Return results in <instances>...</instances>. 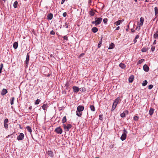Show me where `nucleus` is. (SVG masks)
I'll return each mask as SVG.
<instances>
[{
	"mask_svg": "<svg viewBox=\"0 0 158 158\" xmlns=\"http://www.w3.org/2000/svg\"><path fill=\"white\" fill-rule=\"evenodd\" d=\"M84 107L83 106L80 105L77 107L76 113L77 116L81 117L82 114V111L83 110Z\"/></svg>",
	"mask_w": 158,
	"mask_h": 158,
	"instance_id": "f257e3e1",
	"label": "nucleus"
},
{
	"mask_svg": "<svg viewBox=\"0 0 158 158\" xmlns=\"http://www.w3.org/2000/svg\"><path fill=\"white\" fill-rule=\"evenodd\" d=\"M95 21H92L91 23L92 24H95V26H97L101 23L102 20V18L101 17H96L95 19Z\"/></svg>",
	"mask_w": 158,
	"mask_h": 158,
	"instance_id": "f03ea898",
	"label": "nucleus"
},
{
	"mask_svg": "<svg viewBox=\"0 0 158 158\" xmlns=\"http://www.w3.org/2000/svg\"><path fill=\"white\" fill-rule=\"evenodd\" d=\"M123 131V133L121 137L120 138V139L122 141H123L126 139L127 137V132L125 128H124V129Z\"/></svg>",
	"mask_w": 158,
	"mask_h": 158,
	"instance_id": "7ed1b4c3",
	"label": "nucleus"
},
{
	"mask_svg": "<svg viewBox=\"0 0 158 158\" xmlns=\"http://www.w3.org/2000/svg\"><path fill=\"white\" fill-rule=\"evenodd\" d=\"M63 126L64 130L66 131H69V129L72 127V125L70 124H68L66 126L65 124H63Z\"/></svg>",
	"mask_w": 158,
	"mask_h": 158,
	"instance_id": "20e7f679",
	"label": "nucleus"
},
{
	"mask_svg": "<svg viewBox=\"0 0 158 158\" xmlns=\"http://www.w3.org/2000/svg\"><path fill=\"white\" fill-rule=\"evenodd\" d=\"M55 131L58 134H60L62 133V130L60 127H58L55 129Z\"/></svg>",
	"mask_w": 158,
	"mask_h": 158,
	"instance_id": "39448f33",
	"label": "nucleus"
},
{
	"mask_svg": "<svg viewBox=\"0 0 158 158\" xmlns=\"http://www.w3.org/2000/svg\"><path fill=\"white\" fill-rule=\"evenodd\" d=\"M121 101V99H120V97H118L117 98L115 99L114 100L113 103L114 104H115L116 105H117V104L120 102Z\"/></svg>",
	"mask_w": 158,
	"mask_h": 158,
	"instance_id": "423d86ee",
	"label": "nucleus"
},
{
	"mask_svg": "<svg viewBox=\"0 0 158 158\" xmlns=\"http://www.w3.org/2000/svg\"><path fill=\"white\" fill-rule=\"evenodd\" d=\"M24 135L23 133H20L19 135L17 136V139L19 140H22L24 138Z\"/></svg>",
	"mask_w": 158,
	"mask_h": 158,
	"instance_id": "0eeeda50",
	"label": "nucleus"
},
{
	"mask_svg": "<svg viewBox=\"0 0 158 158\" xmlns=\"http://www.w3.org/2000/svg\"><path fill=\"white\" fill-rule=\"evenodd\" d=\"M144 21V18H143V17H141L140 18V23H139V28L138 30H139L140 29V27L143 25V23Z\"/></svg>",
	"mask_w": 158,
	"mask_h": 158,
	"instance_id": "6e6552de",
	"label": "nucleus"
},
{
	"mask_svg": "<svg viewBox=\"0 0 158 158\" xmlns=\"http://www.w3.org/2000/svg\"><path fill=\"white\" fill-rule=\"evenodd\" d=\"M143 70L146 72H148L149 71V67L146 64H144L143 66Z\"/></svg>",
	"mask_w": 158,
	"mask_h": 158,
	"instance_id": "1a4fd4ad",
	"label": "nucleus"
},
{
	"mask_svg": "<svg viewBox=\"0 0 158 158\" xmlns=\"http://www.w3.org/2000/svg\"><path fill=\"white\" fill-rule=\"evenodd\" d=\"M7 93V90L6 89H3L1 91V94L2 96H4L5 94H6Z\"/></svg>",
	"mask_w": 158,
	"mask_h": 158,
	"instance_id": "9d476101",
	"label": "nucleus"
},
{
	"mask_svg": "<svg viewBox=\"0 0 158 158\" xmlns=\"http://www.w3.org/2000/svg\"><path fill=\"white\" fill-rule=\"evenodd\" d=\"M73 91L74 93H77L79 91V88L77 86H73Z\"/></svg>",
	"mask_w": 158,
	"mask_h": 158,
	"instance_id": "9b49d317",
	"label": "nucleus"
},
{
	"mask_svg": "<svg viewBox=\"0 0 158 158\" xmlns=\"http://www.w3.org/2000/svg\"><path fill=\"white\" fill-rule=\"evenodd\" d=\"M95 11H96L95 10L91 9L89 12V14L91 16H93L94 15Z\"/></svg>",
	"mask_w": 158,
	"mask_h": 158,
	"instance_id": "f8f14e48",
	"label": "nucleus"
},
{
	"mask_svg": "<svg viewBox=\"0 0 158 158\" xmlns=\"http://www.w3.org/2000/svg\"><path fill=\"white\" fill-rule=\"evenodd\" d=\"M53 18V15L52 14L50 13L48 14L47 16V18L48 20H51Z\"/></svg>",
	"mask_w": 158,
	"mask_h": 158,
	"instance_id": "ddd939ff",
	"label": "nucleus"
},
{
	"mask_svg": "<svg viewBox=\"0 0 158 158\" xmlns=\"http://www.w3.org/2000/svg\"><path fill=\"white\" fill-rule=\"evenodd\" d=\"M48 154L49 156L51 157H52L54 156L53 152L51 151H48Z\"/></svg>",
	"mask_w": 158,
	"mask_h": 158,
	"instance_id": "4468645a",
	"label": "nucleus"
},
{
	"mask_svg": "<svg viewBox=\"0 0 158 158\" xmlns=\"http://www.w3.org/2000/svg\"><path fill=\"white\" fill-rule=\"evenodd\" d=\"M114 43H111L110 44L108 48L109 49H111L114 48Z\"/></svg>",
	"mask_w": 158,
	"mask_h": 158,
	"instance_id": "2eb2a0df",
	"label": "nucleus"
},
{
	"mask_svg": "<svg viewBox=\"0 0 158 158\" xmlns=\"http://www.w3.org/2000/svg\"><path fill=\"white\" fill-rule=\"evenodd\" d=\"M48 107V105L47 104H44L42 106V108L44 110H46Z\"/></svg>",
	"mask_w": 158,
	"mask_h": 158,
	"instance_id": "dca6fc26",
	"label": "nucleus"
},
{
	"mask_svg": "<svg viewBox=\"0 0 158 158\" xmlns=\"http://www.w3.org/2000/svg\"><path fill=\"white\" fill-rule=\"evenodd\" d=\"M98 30L96 27H93L92 28L91 30L93 32L95 33L98 31Z\"/></svg>",
	"mask_w": 158,
	"mask_h": 158,
	"instance_id": "f3484780",
	"label": "nucleus"
},
{
	"mask_svg": "<svg viewBox=\"0 0 158 158\" xmlns=\"http://www.w3.org/2000/svg\"><path fill=\"white\" fill-rule=\"evenodd\" d=\"M154 109L153 108H151L149 111V114L150 115H152L154 113Z\"/></svg>",
	"mask_w": 158,
	"mask_h": 158,
	"instance_id": "a211bd4d",
	"label": "nucleus"
},
{
	"mask_svg": "<svg viewBox=\"0 0 158 158\" xmlns=\"http://www.w3.org/2000/svg\"><path fill=\"white\" fill-rule=\"evenodd\" d=\"M134 76H131L129 78V82H132L134 80Z\"/></svg>",
	"mask_w": 158,
	"mask_h": 158,
	"instance_id": "6ab92c4d",
	"label": "nucleus"
},
{
	"mask_svg": "<svg viewBox=\"0 0 158 158\" xmlns=\"http://www.w3.org/2000/svg\"><path fill=\"white\" fill-rule=\"evenodd\" d=\"M122 22V20H119L118 21L115 22L114 23V24L116 25L117 26H118L120 25L121 23Z\"/></svg>",
	"mask_w": 158,
	"mask_h": 158,
	"instance_id": "aec40b11",
	"label": "nucleus"
},
{
	"mask_svg": "<svg viewBox=\"0 0 158 158\" xmlns=\"http://www.w3.org/2000/svg\"><path fill=\"white\" fill-rule=\"evenodd\" d=\"M18 43L17 42H15L13 44V47L15 49H16L18 47Z\"/></svg>",
	"mask_w": 158,
	"mask_h": 158,
	"instance_id": "412c9836",
	"label": "nucleus"
},
{
	"mask_svg": "<svg viewBox=\"0 0 158 158\" xmlns=\"http://www.w3.org/2000/svg\"><path fill=\"white\" fill-rule=\"evenodd\" d=\"M119 66L122 69H124L126 67V65L125 64L122 63H120L119 64Z\"/></svg>",
	"mask_w": 158,
	"mask_h": 158,
	"instance_id": "4be33fe9",
	"label": "nucleus"
},
{
	"mask_svg": "<svg viewBox=\"0 0 158 158\" xmlns=\"http://www.w3.org/2000/svg\"><path fill=\"white\" fill-rule=\"evenodd\" d=\"M29 56L28 55V54L27 53V55L26 59V64H28V62L29 61Z\"/></svg>",
	"mask_w": 158,
	"mask_h": 158,
	"instance_id": "5701e85b",
	"label": "nucleus"
},
{
	"mask_svg": "<svg viewBox=\"0 0 158 158\" xmlns=\"http://www.w3.org/2000/svg\"><path fill=\"white\" fill-rule=\"evenodd\" d=\"M154 11L155 15L156 16L158 14V8H157V7H155L154 8Z\"/></svg>",
	"mask_w": 158,
	"mask_h": 158,
	"instance_id": "b1692460",
	"label": "nucleus"
},
{
	"mask_svg": "<svg viewBox=\"0 0 158 158\" xmlns=\"http://www.w3.org/2000/svg\"><path fill=\"white\" fill-rule=\"evenodd\" d=\"M26 129L27 131L30 133H31L32 132V130L31 127L29 126H27L26 127Z\"/></svg>",
	"mask_w": 158,
	"mask_h": 158,
	"instance_id": "393cba45",
	"label": "nucleus"
},
{
	"mask_svg": "<svg viewBox=\"0 0 158 158\" xmlns=\"http://www.w3.org/2000/svg\"><path fill=\"white\" fill-rule=\"evenodd\" d=\"M15 98L14 97H12L11 98V99L10 100V103L11 105H12L14 104V101L15 100Z\"/></svg>",
	"mask_w": 158,
	"mask_h": 158,
	"instance_id": "a878e982",
	"label": "nucleus"
},
{
	"mask_svg": "<svg viewBox=\"0 0 158 158\" xmlns=\"http://www.w3.org/2000/svg\"><path fill=\"white\" fill-rule=\"evenodd\" d=\"M91 111H95V107L93 105H90L89 107Z\"/></svg>",
	"mask_w": 158,
	"mask_h": 158,
	"instance_id": "bb28decb",
	"label": "nucleus"
},
{
	"mask_svg": "<svg viewBox=\"0 0 158 158\" xmlns=\"http://www.w3.org/2000/svg\"><path fill=\"white\" fill-rule=\"evenodd\" d=\"M66 121H67V119H66V116H65L64 117L62 118V123H65V122H66Z\"/></svg>",
	"mask_w": 158,
	"mask_h": 158,
	"instance_id": "cd10ccee",
	"label": "nucleus"
},
{
	"mask_svg": "<svg viewBox=\"0 0 158 158\" xmlns=\"http://www.w3.org/2000/svg\"><path fill=\"white\" fill-rule=\"evenodd\" d=\"M153 37L155 39H157L158 37V32L156 31L154 34Z\"/></svg>",
	"mask_w": 158,
	"mask_h": 158,
	"instance_id": "c85d7f7f",
	"label": "nucleus"
},
{
	"mask_svg": "<svg viewBox=\"0 0 158 158\" xmlns=\"http://www.w3.org/2000/svg\"><path fill=\"white\" fill-rule=\"evenodd\" d=\"M18 4V2L17 1H15L14 2V4H13V6H14V7L15 8H16L17 7Z\"/></svg>",
	"mask_w": 158,
	"mask_h": 158,
	"instance_id": "c756f323",
	"label": "nucleus"
},
{
	"mask_svg": "<svg viewBox=\"0 0 158 158\" xmlns=\"http://www.w3.org/2000/svg\"><path fill=\"white\" fill-rule=\"evenodd\" d=\"M147 81L146 80H145V81H143L142 85L143 86H145L147 85Z\"/></svg>",
	"mask_w": 158,
	"mask_h": 158,
	"instance_id": "7c9ffc66",
	"label": "nucleus"
},
{
	"mask_svg": "<svg viewBox=\"0 0 158 158\" xmlns=\"http://www.w3.org/2000/svg\"><path fill=\"white\" fill-rule=\"evenodd\" d=\"M117 105H116L115 104H114V103H113L112 107L111 109V111H113L115 109V108Z\"/></svg>",
	"mask_w": 158,
	"mask_h": 158,
	"instance_id": "2f4dec72",
	"label": "nucleus"
},
{
	"mask_svg": "<svg viewBox=\"0 0 158 158\" xmlns=\"http://www.w3.org/2000/svg\"><path fill=\"white\" fill-rule=\"evenodd\" d=\"M144 61V59H141L140 60H139L138 63L137 64H141L143 61Z\"/></svg>",
	"mask_w": 158,
	"mask_h": 158,
	"instance_id": "473e14b6",
	"label": "nucleus"
},
{
	"mask_svg": "<svg viewBox=\"0 0 158 158\" xmlns=\"http://www.w3.org/2000/svg\"><path fill=\"white\" fill-rule=\"evenodd\" d=\"M3 67V64L1 63L0 65V73H1L2 72V69Z\"/></svg>",
	"mask_w": 158,
	"mask_h": 158,
	"instance_id": "72a5a7b5",
	"label": "nucleus"
},
{
	"mask_svg": "<svg viewBox=\"0 0 158 158\" xmlns=\"http://www.w3.org/2000/svg\"><path fill=\"white\" fill-rule=\"evenodd\" d=\"M40 100L39 99H37L35 101V105H38V104L40 102Z\"/></svg>",
	"mask_w": 158,
	"mask_h": 158,
	"instance_id": "f704fd0d",
	"label": "nucleus"
},
{
	"mask_svg": "<svg viewBox=\"0 0 158 158\" xmlns=\"http://www.w3.org/2000/svg\"><path fill=\"white\" fill-rule=\"evenodd\" d=\"M102 39H101V40L99 41V42L98 44V48H100L102 45Z\"/></svg>",
	"mask_w": 158,
	"mask_h": 158,
	"instance_id": "c9c22d12",
	"label": "nucleus"
},
{
	"mask_svg": "<svg viewBox=\"0 0 158 158\" xmlns=\"http://www.w3.org/2000/svg\"><path fill=\"white\" fill-rule=\"evenodd\" d=\"M120 116L122 118H124L126 116L125 113V112H123L120 114Z\"/></svg>",
	"mask_w": 158,
	"mask_h": 158,
	"instance_id": "e433bc0d",
	"label": "nucleus"
},
{
	"mask_svg": "<svg viewBox=\"0 0 158 158\" xmlns=\"http://www.w3.org/2000/svg\"><path fill=\"white\" fill-rule=\"evenodd\" d=\"M148 50L147 48H143L141 49V51L142 52H145Z\"/></svg>",
	"mask_w": 158,
	"mask_h": 158,
	"instance_id": "4c0bfd02",
	"label": "nucleus"
},
{
	"mask_svg": "<svg viewBox=\"0 0 158 158\" xmlns=\"http://www.w3.org/2000/svg\"><path fill=\"white\" fill-rule=\"evenodd\" d=\"M80 90L82 92L85 91V89L84 87L81 88L80 89Z\"/></svg>",
	"mask_w": 158,
	"mask_h": 158,
	"instance_id": "58836bf2",
	"label": "nucleus"
},
{
	"mask_svg": "<svg viewBox=\"0 0 158 158\" xmlns=\"http://www.w3.org/2000/svg\"><path fill=\"white\" fill-rule=\"evenodd\" d=\"M139 117L137 116H135L134 117V120L135 121H137L138 120Z\"/></svg>",
	"mask_w": 158,
	"mask_h": 158,
	"instance_id": "ea45409f",
	"label": "nucleus"
},
{
	"mask_svg": "<svg viewBox=\"0 0 158 158\" xmlns=\"http://www.w3.org/2000/svg\"><path fill=\"white\" fill-rule=\"evenodd\" d=\"M69 85L68 83H67L65 85V87L66 88V89L68 90V89L69 88Z\"/></svg>",
	"mask_w": 158,
	"mask_h": 158,
	"instance_id": "a19ab883",
	"label": "nucleus"
},
{
	"mask_svg": "<svg viewBox=\"0 0 158 158\" xmlns=\"http://www.w3.org/2000/svg\"><path fill=\"white\" fill-rule=\"evenodd\" d=\"M152 47L151 48V50L152 52H153L155 50V47L154 46H153L152 45L151 46Z\"/></svg>",
	"mask_w": 158,
	"mask_h": 158,
	"instance_id": "79ce46f5",
	"label": "nucleus"
},
{
	"mask_svg": "<svg viewBox=\"0 0 158 158\" xmlns=\"http://www.w3.org/2000/svg\"><path fill=\"white\" fill-rule=\"evenodd\" d=\"M4 127L6 128V129H7L8 128V125L7 123H4Z\"/></svg>",
	"mask_w": 158,
	"mask_h": 158,
	"instance_id": "37998d69",
	"label": "nucleus"
},
{
	"mask_svg": "<svg viewBox=\"0 0 158 158\" xmlns=\"http://www.w3.org/2000/svg\"><path fill=\"white\" fill-rule=\"evenodd\" d=\"M153 87V86L152 85H150L148 86V89H151Z\"/></svg>",
	"mask_w": 158,
	"mask_h": 158,
	"instance_id": "c03bdc74",
	"label": "nucleus"
},
{
	"mask_svg": "<svg viewBox=\"0 0 158 158\" xmlns=\"http://www.w3.org/2000/svg\"><path fill=\"white\" fill-rule=\"evenodd\" d=\"M107 20H107V19H106V18L104 19L103 20V22L104 23H107Z\"/></svg>",
	"mask_w": 158,
	"mask_h": 158,
	"instance_id": "a18cd8bd",
	"label": "nucleus"
},
{
	"mask_svg": "<svg viewBox=\"0 0 158 158\" xmlns=\"http://www.w3.org/2000/svg\"><path fill=\"white\" fill-rule=\"evenodd\" d=\"M65 25L64 26V27H65V28H68V27H69V25L67 24V23H65Z\"/></svg>",
	"mask_w": 158,
	"mask_h": 158,
	"instance_id": "49530a36",
	"label": "nucleus"
},
{
	"mask_svg": "<svg viewBox=\"0 0 158 158\" xmlns=\"http://www.w3.org/2000/svg\"><path fill=\"white\" fill-rule=\"evenodd\" d=\"M8 119L7 118H6L4 120V123H7L8 122Z\"/></svg>",
	"mask_w": 158,
	"mask_h": 158,
	"instance_id": "de8ad7c7",
	"label": "nucleus"
},
{
	"mask_svg": "<svg viewBox=\"0 0 158 158\" xmlns=\"http://www.w3.org/2000/svg\"><path fill=\"white\" fill-rule=\"evenodd\" d=\"M50 34L51 35H54L55 34V32L54 31L52 30L50 32Z\"/></svg>",
	"mask_w": 158,
	"mask_h": 158,
	"instance_id": "09e8293b",
	"label": "nucleus"
},
{
	"mask_svg": "<svg viewBox=\"0 0 158 158\" xmlns=\"http://www.w3.org/2000/svg\"><path fill=\"white\" fill-rule=\"evenodd\" d=\"M67 15V13L66 12H64L63 14V16L64 17H65Z\"/></svg>",
	"mask_w": 158,
	"mask_h": 158,
	"instance_id": "8fccbe9b",
	"label": "nucleus"
},
{
	"mask_svg": "<svg viewBox=\"0 0 158 158\" xmlns=\"http://www.w3.org/2000/svg\"><path fill=\"white\" fill-rule=\"evenodd\" d=\"M63 38L64 39V40H68V37L66 36H64L63 37Z\"/></svg>",
	"mask_w": 158,
	"mask_h": 158,
	"instance_id": "3c124183",
	"label": "nucleus"
},
{
	"mask_svg": "<svg viewBox=\"0 0 158 158\" xmlns=\"http://www.w3.org/2000/svg\"><path fill=\"white\" fill-rule=\"evenodd\" d=\"M99 119H100V120H102V115H101V114L100 115H99Z\"/></svg>",
	"mask_w": 158,
	"mask_h": 158,
	"instance_id": "603ef678",
	"label": "nucleus"
},
{
	"mask_svg": "<svg viewBox=\"0 0 158 158\" xmlns=\"http://www.w3.org/2000/svg\"><path fill=\"white\" fill-rule=\"evenodd\" d=\"M139 22L138 23V24H137V27L136 28V30H138L139 29Z\"/></svg>",
	"mask_w": 158,
	"mask_h": 158,
	"instance_id": "864d4df0",
	"label": "nucleus"
},
{
	"mask_svg": "<svg viewBox=\"0 0 158 158\" xmlns=\"http://www.w3.org/2000/svg\"><path fill=\"white\" fill-rule=\"evenodd\" d=\"M124 112H125V114H127L128 113V110H125V111Z\"/></svg>",
	"mask_w": 158,
	"mask_h": 158,
	"instance_id": "5fc2aeb1",
	"label": "nucleus"
},
{
	"mask_svg": "<svg viewBox=\"0 0 158 158\" xmlns=\"http://www.w3.org/2000/svg\"><path fill=\"white\" fill-rule=\"evenodd\" d=\"M139 37V35H137L135 37V39H138Z\"/></svg>",
	"mask_w": 158,
	"mask_h": 158,
	"instance_id": "6e6d98bb",
	"label": "nucleus"
},
{
	"mask_svg": "<svg viewBox=\"0 0 158 158\" xmlns=\"http://www.w3.org/2000/svg\"><path fill=\"white\" fill-rule=\"evenodd\" d=\"M119 29H120V27L119 26H118L116 28L115 30H118Z\"/></svg>",
	"mask_w": 158,
	"mask_h": 158,
	"instance_id": "4d7b16f0",
	"label": "nucleus"
},
{
	"mask_svg": "<svg viewBox=\"0 0 158 158\" xmlns=\"http://www.w3.org/2000/svg\"><path fill=\"white\" fill-rule=\"evenodd\" d=\"M137 40L136 39H135L133 40V41L134 42V44L135 43L137 42Z\"/></svg>",
	"mask_w": 158,
	"mask_h": 158,
	"instance_id": "13d9d810",
	"label": "nucleus"
},
{
	"mask_svg": "<svg viewBox=\"0 0 158 158\" xmlns=\"http://www.w3.org/2000/svg\"><path fill=\"white\" fill-rule=\"evenodd\" d=\"M65 0H62L61 2V4H62L64 3V2H65Z\"/></svg>",
	"mask_w": 158,
	"mask_h": 158,
	"instance_id": "bf43d9fd",
	"label": "nucleus"
},
{
	"mask_svg": "<svg viewBox=\"0 0 158 158\" xmlns=\"http://www.w3.org/2000/svg\"><path fill=\"white\" fill-rule=\"evenodd\" d=\"M84 55V53H81V54L80 56H79V57H81L82 56H83V55Z\"/></svg>",
	"mask_w": 158,
	"mask_h": 158,
	"instance_id": "052dcab7",
	"label": "nucleus"
},
{
	"mask_svg": "<svg viewBox=\"0 0 158 158\" xmlns=\"http://www.w3.org/2000/svg\"><path fill=\"white\" fill-rule=\"evenodd\" d=\"M156 44V40H155L154 41V42H153V44Z\"/></svg>",
	"mask_w": 158,
	"mask_h": 158,
	"instance_id": "680f3d73",
	"label": "nucleus"
},
{
	"mask_svg": "<svg viewBox=\"0 0 158 158\" xmlns=\"http://www.w3.org/2000/svg\"><path fill=\"white\" fill-rule=\"evenodd\" d=\"M131 31L132 32H135V30H134L133 29H131Z\"/></svg>",
	"mask_w": 158,
	"mask_h": 158,
	"instance_id": "e2e57ef3",
	"label": "nucleus"
},
{
	"mask_svg": "<svg viewBox=\"0 0 158 158\" xmlns=\"http://www.w3.org/2000/svg\"><path fill=\"white\" fill-rule=\"evenodd\" d=\"M32 106H30L29 107V110H31L32 109Z\"/></svg>",
	"mask_w": 158,
	"mask_h": 158,
	"instance_id": "0e129e2a",
	"label": "nucleus"
},
{
	"mask_svg": "<svg viewBox=\"0 0 158 158\" xmlns=\"http://www.w3.org/2000/svg\"><path fill=\"white\" fill-rule=\"evenodd\" d=\"M31 137H32V139L35 141V140L34 139V138L32 136V135H31Z\"/></svg>",
	"mask_w": 158,
	"mask_h": 158,
	"instance_id": "69168bd1",
	"label": "nucleus"
},
{
	"mask_svg": "<svg viewBox=\"0 0 158 158\" xmlns=\"http://www.w3.org/2000/svg\"><path fill=\"white\" fill-rule=\"evenodd\" d=\"M89 2L90 3H91V2H92L91 0H89Z\"/></svg>",
	"mask_w": 158,
	"mask_h": 158,
	"instance_id": "338daca9",
	"label": "nucleus"
},
{
	"mask_svg": "<svg viewBox=\"0 0 158 158\" xmlns=\"http://www.w3.org/2000/svg\"><path fill=\"white\" fill-rule=\"evenodd\" d=\"M21 129H22V128L21 127L20 125V127H19Z\"/></svg>",
	"mask_w": 158,
	"mask_h": 158,
	"instance_id": "774afa93",
	"label": "nucleus"
}]
</instances>
